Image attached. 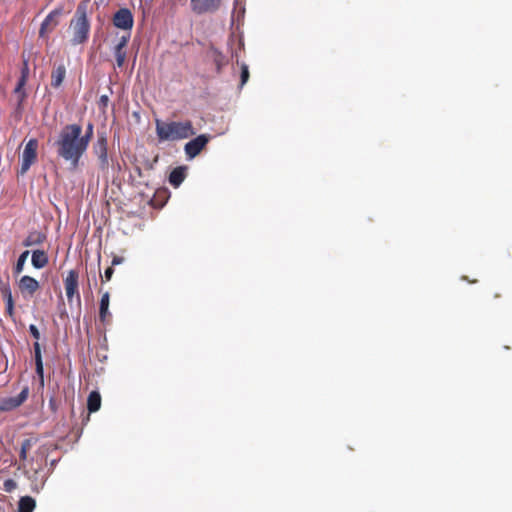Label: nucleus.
<instances>
[{"label": "nucleus", "mask_w": 512, "mask_h": 512, "mask_svg": "<svg viewBox=\"0 0 512 512\" xmlns=\"http://www.w3.org/2000/svg\"><path fill=\"white\" fill-rule=\"evenodd\" d=\"M33 445H34L33 439H31V438L25 439V440H23V442L21 444V450L29 452V450L32 448Z\"/></svg>", "instance_id": "c756f323"}, {"label": "nucleus", "mask_w": 512, "mask_h": 512, "mask_svg": "<svg viewBox=\"0 0 512 512\" xmlns=\"http://www.w3.org/2000/svg\"><path fill=\"white\" fill-rule=\"evenodd\" d=\"M122 261H123L122 257L115 256L112 260V265H118V264L122 263Z\"/></svg>", "instance_id": "2f4dec72"}, {"label": "nucleus", "mask_w": 512, "mask_h": 512, "mask_svg": "<svg viewBox=\"0 0 512 512\" xmlns=\"http://www.w3.org/2000/svg\"><path fill=\"white\" fill-rule=\"evenodd\" d=\"M185 177V167H177L171 171L169 182L172 186L178 187L184 181Z\"/></svg>", "instance_id": "412c9836"}, {"label": "nucleus", "mask_w": 512, "mask_h": 512, "mask_svg": "<svg viewBox=\"0 0 512 512\" xmlns=\"http://www.w3.org/2000/svg\"><path fill=\"white\" fill-rule=\"evenodd\" d=\"M130 33H124L118 40V43L114 47V56L118 67H122L126 59L125 47L130 40Z\"/></svg>", "instance_id": "ddd939ff"}, {"label": "nucleus", "mask_w": 512, "mask_h": 512, "mask_svg": "<svg viewBox=\"0 0 512 512\" xmlns=\"http://www.w3.org/2000/svg\"><path fill=\"white\" fill-rule=\"evenodd\" d=\"M114 273V270L112 267H108L104 272V280L103 281H109L112 278V275Z\"/></svg>", "instance_id": "7c9ffc66"}, {"label": "nucleus", "mask_w": 512, "mask_h": 512, "mask_svg": "<svg viewBox=\"0 0 512 512\" xmlns=\"http://www.w3.org/2000/svg\"><path fill=\"white\" fill-rule=\"evenodd\" d=\"M109 103V97L107 95H101L98 101V106L100 109L105 110Z\"/></svg>", "instance_id": "c85d7f7f"}, {"label": "nucleus", "mask_w": 512, "mask_h": 512, "mask_svg": "<svg viewBox=\"0 0 512 512\" xmlns=\"http://www.w3.org/2000/svg\"><path fill=\"white\" fill-rule=\"evenodd\" d=\"M17 488V483L15 480L13 479H6L3 483V489L8 492V493H11L12 491H14L15 489Z\"/></svg>", "instance_id": "a878e982"}, {"label": "nucleus", "mask_w": 512, "mask_h": 512, "mask_svg": "<svg viewBox=\"0 0 512 512\" xmlns=\"http://www.w3.org/2000/svg\"><path fill=\"white\" fill-rule=\"evenodd\" d=\"M101 407V395L98 391H92L87 399L89 413L97 412Z\"/></svg>", "instance_id": "aec40b11"}, {"label": "nucleus", "mask_w": 512, "mask_h": 512, "mask_svg": "<svg viewBox=\"0 0 512 512\" xmlns=\"http://www.w3.org/2000/svg\"><path fill=\"white\" fill-rule=\"evenodd\" d=\"M88 2L89 0H84L77 5L74 17L70 21V41L74 46L84 44L89 38L91 25L87 15Z\"/></svg>", "instance_id": "7ed1b4c3"}, {"label": "nucleus", "mask_w": 512, "mask_h": 512, "mask_svg": "<svg viewBox=\"0 0 512 512\" xmlns=\"http://www.w3.org/2000/svg\"><path fill=\"white\" fill-rule=\"evenodd\" d=\"M18 288L23 296H32L40 288V284L35 278L25 275L20 278Z\"/></svg>", "instance_id": "4468645a"}, {"label": "nucleus", "mask_w": 512, "mask_h": 512, "mask_svg": "<svg viewBox=\"0 0 512 512\" xmlns=\"http://www.w3.org/2000/svg\"><path fill=\"white\" fill-rule=\"evenodd\" d=\"M36 507V501L31 496H23L18 502V512H33Z\"/></svg>", "instance_id": "4be33fe9"}, {"label": "nucleus", "mask_w": 512, "mask_h": 512, "mask_svg": "<svg viewBox=\"0 0 512 512\" xmlns=\"http://www.w3.org/2000/svg\"><path fill=\"white\" fill-rule=\"evenodd\" d=\"M109 302H110L109 292L103 293L101 296V299H100V306H99V319L102 323H106L108 321V318L111 317V314L109 312Z\"/></svg>", "instance_id": "dca6fc26"}, {"label": "nucleus", "mask_w": 512, "mask_h": 512, "mask_svg": "<svg viewBox=\"0 0 512 512\" xmlns=\"http://www.w3.org/2000/svg\"><path fill=\"white\" fill-rule=\"evenodd\" d=\"M249 70L246 64L241 65V86H243L249 79Z\"/></svg>", "instance_id": "bb28decb"}, {"label": "nucleus", "mask_w": 512, "mask_h": 512, "mask_svg": "<svg viewBox=\"0 0 512 512\" xmlns=\"http://www.w3.org/2000/svg\"><path fill=\"white\" fill-rule=\"evenodd\" d=\"M92 136H93V124L92 123H89L87 125V128H86V131H85V134H82V140L84 141V143L89 146V143L92 139Z\"/></svg>", "instance_id": "393cba45"}, {"label": "nucleus", "mask_w": 512, "mask_h": 512, "mask_svg": "<svg viewBox=\"0 0 512 512\" xmlns=\"http://www.w3.org/2000/svg\"><path fill=\"white\" fill-rule=\"evenodd\" d=\"M210 139V135L201 134L187 142L184 146V151L188 159H193L198 156L209 143Z\"/></svg>", "instance_id": "0eeeda50"}, {"label": "nucleus", "mask_w": 512, "mask_h": 512, "mask_svg": "<svg viewBox=\"0 0 512 512\" xmlns=\"http://www.w3.org/2000/svg\"><path fill=\"white\" fill-rule=\"evenodd\" d=\"M66 77V67L63 64L56 66L51 73V86L59 88Z\"/></svg>", "instance_id": "f3484780"}, {"label": "nucleus", "mask_w": 512, "mask_h": 512, "mask_svg": "<svg viewBox=\"0 0 512 512\" xmlns=\"http://www.w3.org/2000/svg\"><path fill=\"white\" fill-rule=\"evenodd\" d=\"M6 303V309H5V312L6 314L14 319V315H15V312H14V300L12 301H8V302H5Z\"/></svg>", "instance_id": "cd10ccee"}, {"label": "nucleus", "mask_w": 512, "mask_h": 512, "mask_svg": "<svg viewBox=\"0 0 512 512\" xmlns=\"http://www.w3.org/2000/svg\"><path fill=\"white\" fill-rule=\"evenodd\" d=\"M0 294L5 302L12 301V291L8 282L0 281Z\"/></svg>", "instance_id": "b1692460"}, {"label": "nucleus", "mask_w": 512, "mask_h": 512, "mask_svg": "<svg viewBox=\"0 0 512 512\" xmlns=\"http://www.w3.org/2000/svg\"><path fill=\"white\" fill-rule=\"evenodd\" d=\"M28 77H29V66H28V62L25 60L23 62V67L21 69V76L18 80V83H17L15 89H14V93L17 94L20 98L19 105L22 103V101L26 97V93L24 91V86L27 83Z\"/></svg>", "instance_id": "2eb2a0df"}, {"label": "nucleus", "mask_w": 512, "mask_h": 512, "mask_svg": "<svg viewBox=\"0 0 512 512\" xmlns=\"http://www.w3.org/2000/svg\"><path fill=\"white\" fill-rule=\"evenodd\" d=\"M63 14V7L52 10L41 23L39 37L45 38L59 25V18Z\"/></svg>", "instance_id": "423d86ee"}, {"label": "nucleus", "mask_w": 512, "mask_h": 512, "mask_svg": "<svg viewBox=\"0 0 512 512\" xmlns=\"http://www.w3.org/2000/svg\"><path fill=\"white\" fill-rule=\"evenodd\" d=\"M220 5L221 0H191V8L196 14L214 12Z\"/></svg>", "instance_id": "9b49d317"}, {"label": "nucleus", "mask_w": 512, "mask_h": 512, "mask_svg": "<svg viewBox=\"0 0 512 512\" xmlns=\"http://www.w3.org/2000/svg\"><path fill=\"white\" fill-rule=\"evenodd\" d=\"M29 393L28 387H25L17 396L2 399L0 402L1 411H11L21 406L27 399Z\"/></svg>", "instance_id": "9d476101"}, {"label": "nucleus", "mask_w": 512, "mask_h": 512, "mask_svg": "<svg viewBox=\"0 0 512 512\" xmlns=\"http://www.w3.org/2000/svg\"><path fill=\"white\" fill-rule=\"evenodd\" d=\"M27 454H28V451H24V450H21L20 449V454H19V457L22 461L26 460L27 459Z\"/></svg>", "instance_id": "473e14b6"}, {"label": "nucleus", "mask_w": 512, "mask_h": 512, "mask_svg": "<svg viewBox=\"0 0 512 512\" xmlns=\"http://www.w3.org/2000/svg\"><path fill=\"white\" fill-rule=\"evenodd\" d=\"M46 240V235L40 231H31L23 241V246L31 247L34 245H41Z\"/></svg>", "instance_id": "a211bd4d"}, {"label": "nucleus", "mask_w": 512, "mask_h": 512, "mask_svg": "<svg viewBox=\"0 0 512 512\" xmlns=\"http://www.w3.org/2000/svg\"><path fill=\"white\" fill-rule=\"evenodd\" d=\"M37 149H38V140L35 138L30 139L23 150L22 156H21V168H20V174L24 175L30 167L36 162L37 160Z\"/></svg>", "instance_id": "20e7f679"}, {"label": "nucleus", "mask_w": 512, "mask_h": 512, "mask_svg": "<svg viewBox=\"0 0 512 512\" xmlns=\"http://www.w3.org/2000/svg\"><path fill=\"white\" fill-rule=\"evenodd\" d=\"M31 261L34 268L42 269L48 264L49 258L44 250H34Z\"/></svg>", "instance_id": "6ab92c4d"}, {"label": "nucleus", "mask_w": 512, "mask_h": 512, "mask_svg": "<svg viewBox=\"0 0 512 512\" xmlns=\"http://www.w3.org/2000/svg\"><path fill=\"white\" fill-rule=\"evenodd\" d=\"M112 23L116 28L131 34L134 25V16L130 9L120 8L114 13Z\"/></svg>", "instance_id": "39448f33"}, {"label": "nucleus", "mask_w": 512, "mask_h": 512, "mask_svg": "<svg viewBox=\"0 0 512 512\" xmlns=\"http://www.w3.org/2000/svg\"><path fill=\"white\" fill-rule=\"evenodd\" d=\"M93 151L98 158L99 169L102 172H107L109 168V160L107 154V138L105 136H99L96 143L93 146Z\"/></svg>", "instance_id": "6e6552de"}, {"label": "nucleus", "mask_w": 512, "mask_h": 512, "mask_svg": "<svg viewBox=\"0 0 512 512\" xmlns=\"http://www.w3.org/2000/svg\"><path fill=\"white\" fill-rule=\"evenodd\" d=\"M79 286V273L76 270H70L64 279V287L66 296L69 302H72L76 296L77 300L80 301V294L78 291Z\"/></svg>", "instance_id": "1a4fd4ad"}, {"label": "nucleus", "mask_w": 512, "mask_h": 512, "mask_svg": "<svg viewBox=\"0 0 512 512\" xmlns=\"http://www.w3.org/2000/svg\"><path fill=\"white\" fill-rule=\"evenodd\" d=\"M30 252L28 250H25L24 252H22L20 254V256L18 257L17 259V262L16 264L14 265L13 267V274L14 275H19L20 273H22L23 269H24V265H25V262L29 256Z\"/></svg>", "instance_id": "5701e85b"}, {"label": "nucleus", "mask_w": 512, "mask_h": 512, "mask_svg": "<svg viewBox=\"0 0 512 512\" xmlns=\"http://www.w3.org/2000/svg\"><path fill=\"white\" fill-rule=\"evenodd\" d=\"M29 332L30 334L36 339H40V332L38 328L31 324L29 326ZM34 347V353H35V366H36V373L43 378V362H42V355H41V347L38 341H36L33 345Z\"/></svg>", "instance_id": "f8f14e48"}, {"label": "nucleus", "mask_w": 512, "mask_h": 512, "mask_svg": "<svg viewBox=\"0 0 512 512\" xmlns=\"http://www.w3.org/2000/svg\"><path fill=\"white\" fill-rule=\"evenodd\" d=\"M155 130L159 142L179 141L196 134L192 122L155 120Z\"/></svg>", "instance_id": "f03ea898"}, {"label": "nucleus", "mask_w": 512, "mask_h": 512, "mask_svg": "<svg viewBox=\"0 0 512 512\" xmlns=\"http://www.w3.org/2000/svg\"><path fill=\"white\" fill-rule=\"evenodd\" d=\"M54 145L57 155L69 162L72 169L78 167L81 157L88 148L82 140L81 125L75 123L68 124L61 129Z\"/></svg>", "instance_id": "f257e3e1"}]
</instances>
